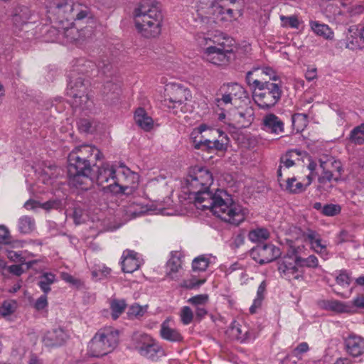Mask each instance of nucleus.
<instances>
[{
	"instance_id": "f257e3e1",
	"label": "nucleus",
	"mask_w": 364,
	"mask_h": 364,
	"mask_svg": "<svg viewBox=\"0 0 364 364\" xmlns=\"http://www.w3.org/2000/svg\"><path fill=\"white\" fill-rule=\"evenodd\" d=\"M186 181L189 192L194 195L195 205L198 209H208L222 220L235 225L245 220V210L234 202L225 191L210 192L213 176L208 168L203 166L191 168Z\"/></svg>"
},
{
	"instance_id": "f03ea898",
	"label": "nucleus",
	"mask_w": 364,
	"mask_h": 364,
	"mask_svg": "<svg viewBox=\"0 0 364 364\" xmlns=\"http://www.w3.org/2000/svg\"><path fill=\"white\" fill-rule=\"evenodd\" d=\"M133 16L136 29L139 35L146 38L159 36L163 16L156 6L146 4H140L135 8Z\"/></svg>"
},
{
	"instance_id": "7ed1b4c3",
	"label": "nucleus",
	"mask_w": 364,
	"mask_h": 364,
	"mask_svg": "<svg viewBox=\"0 0 364 364\" xmlns=\"http://www.w3.org/2000/svg\"><path fill=\"white\" fill-rule=\"evenodd\" d=\"M228 1H213L211 4L203 1H197L195 9L196 17H193L196 22L206 23L209 18H213L216 23H230L237 19V14L227 4Z\"/></svg>"
},
{
	"instance_id": "20e7f679",
	"label": "nucleus",
	"mask_w": 364,
	"mask_h": 364,
	"mask_svg": "<svg viewBox=\"0 0 364 364\" xmlns=\"http://www.w3.org/2000/svg\"><path fill=\"white\" fill-rule=\"evenodd\" d=\"M165 92L164 105L171 113L178 114L191 111L192 107L188 104L192 100L190 90L178 84L169 83Z\"/></svg>"
},
{
	"instance_id": "39448f33",
	"label": "nucleus",
	"mask_w": 364,
	"mask_h": 364,
	"mask_svg": "<svg viewBox=\"0 0 364 364\" xmlns=\"http://www.w3.org/2000/svg\"><path fill=\"white\" fill-rule=\"evenodd\" d=\"M205 46L202 52L203 59L218 66L226 65L230 63L232 48L226 44L227 40L219 37L205 38Z\"/></svg>"
},
{
	"instance_id": "423d86ee",
	"label": "nucleus",
	"mask_w": 364,
	"mask_h": 364,
	"mask_svg": "<svg viewBox=\"0 0 364 364\" xmlns=\"http://www.w3.org/2000/svg\"><path fill=\"white\" fill-rule=\"evenodd\" d=\"M71 77L67 95L71 98L72 106L81 109H90L92 106L93 102L88 90V81H85L81 76L75 79H73V76Z\"/></svg>"
},
{
	"instance_id": "0eeeda50",
	"label": "nucleus",
	"mask_w": 364,
	"mask_h": 364,
	"mask_svg": "<svg viewBox=\"0 0 364 364\" xmlns=\"http://www.w3.org/2000/svg\"><path fill=\"white\" fill-rule=\"evenodd\" d=\"M255 103L262 109H269L275 106L282 95V85L279 82L269 81L262 87L252 92Z\"/></svg>"
},
{
	"instance_id": "6e6552de",
	"label": "nucleus",
	"mask_w": 364,
	"mask_h": 364,
	"mask_svg": "<svg viewBox=\"0 0 364 364\" xmlns=\"http://www.w3.org/2000/svg\"><path fill=\"white\" fill-rule=\"evenodd\" d=\"M115 178L117 179V181H115V187H119V191H115V198H119L122 195H132L139 182V174L123 164H120L115 170Z\"/></svg>"
},
{
	"instance_id": "1a4fd4ad",
	"label": "nucleus",
	"mask_w": 364,
	"mask_h": 364,
	"mask_svg": "<svg viewBox=\"0 0 364 364\" xmlns=\"http://www.w3.org/2000/svg\"><path fill=\"white\" fill-rule=\"evenodd\" d=\"M133 341L135 349L143 357L156 361L164 354L159 343L148 334L135 333Z\"/></svg>"
},
{
	"instance_id": "9d476101",
	"label": "nucleus",
	"mask_w": 364,
	"mask_h": 364,
	"mask_svg": "<svg viewBox=\"0 0 364 364\" xmlns=\"http://www.w3.org/2000/svg\"><path fill=\"white\" fill-rule=\"evenodd\" d=\"M114 338L112 328L99 331L88 345V354L92 357L105 355L112 350V341Z\"/></svg>"
},
{
	"instance_id": "9b49d317",
	"label": "nucleus",
	"mask_w": 364,
	"mask_h": 364,
	"mask_svg": "<svg viewBox=\"0 0 364 364\" xmlns=\"http://www.w3.org/2000/svg\"><path fill=\"white\" fill-rule=\"evenodd\" d=\"M300 256L292 254L284 256L278 262L280 276L289 281L304 279L303 271L299 269Z\"/></svg>"
},
{
	"instance_id": "f8f14e48",
	"label": "nucleus",
	"mask_w": 364,
	"mask_h": 364,
	"mask_svg": "<svg viewBox=\"0 0 364 364\" xmlns=\"http://www.w3.org/2000/svg\"><path fill=\"white\" fill-rule=\"evenodd\" d=\"M270 80L277 81L278 77L275 71L269 67L255 68L252 70L248 71L246 75V82L252 92L256 89L262 87Z\"/></svg>"
},
{
	"instance_id": "ddd939ff",
	"label": "nucleus",
	"mask_w": 364,
	"mask_h": 364,
	"mask_svg": "<svg viewBox=\"0 0 364 364\" xmlns=\"http://www.w3.org/2000/svg\"><path fill=\"white\" fill-rule=\"evenodd\" d=\"M317 162L309 159L307 168L310 171V173L302 180L300 178L291 177L288 178L286 181L285 190L291 193H300L304 192L306 188L312 183L313 177L318 175Z\"/></svg>"
},
{
	"instance_id": "4468645a",
	"label": "nucleus",
	"mask_w": 364,
	"mask_h": 364,
	"mask_svg": "<svg viewBox=\"0 0 364 364\" xmlns=\"http://www.w3.org/2000/svg\"><path fill=\"white\" fill-rule=\"evenodd\" d=\"M317 168L322 169V173L318 177V183L322 185L327 182H330L333 176L334 172L341 174L343 171L341 162L331 156H324L319 159Z\"/></svg>"
},
{
	"instance_id": "2eb2a0df",
	"label": "nucleus",
	"mask_w": 364,
	"mask_h": 364,
	"mask_svg": "<svg viewBox=\"0 0 364 364\" xmlns=\"http://www.w3.org/2000/svg\"><path fill=\"white\" fill-rule=\"evenodd\" d=\"M75 3L68 0H55L48 7V12L56 16V20L63 23L64 21L73 20Z\"/></svg>"
},
{
	"instance_id": "dca6fc26",
	"label": "nucleus",
	"mask_w": 364,
	"mask_h": 364,
	"mask_svg": "<svg viewBox=\"0 0 364 364\" xmlns=\"http://www.w3.org/2000/svg\"><path fill=\"white\" fill-rule=\"evenodd\" d=\"M252 258L260 264L271 262L281 255L280 249L272 244L257 245L250 252Z\"/></svg>"
},
{
	"instance_id": "f3484780",
	"label": "nucleus",
	"mask_w": 364,
	"mask_h": 364,
	"mask_svg": "<svg viewBox=\"0 0 364 364\" xmlns=\"http://www.w3.org/2000/svg\"><path fill=\"white\" fill-rule=\"evenodd\" d=\"M204 132H209L214 137L220 133V129L211 128L205 124L196 127L191 133V139L195 149H204L205 146H208L211 144V139L206 138V135H203Z\"/></svg>"
},
{
	"instance_id": "a211bd4d",
	"label": "nucleus",
	"mask_w": 364,
	"mask_h": 364,
	"mask_svg": "<svg viewBox=\"0 0 364 364\" xmlns=\"http://www.w3.org/2000/svg\"><path fill=\"white\" fill-rule=\"evenodd\" d=\"M143 264L144 259L138 252L130 250L123 252L120 264L124 272L132 273L138 270Z\"/></svg>"
},
{
	"instance_id": "6ab92c4d",
	"label": "nucleus",
	"mask_w": 364,
	"mask_h": 364,
	"mask_svg": "<svg viewBox=\"0 0 364 364\" xmlns=\"http://www.w3.org/2000/svg\"><path fill=\"white\" fill-rule=\"evenodd\" d=\"M97 183L104 193H112L114 190V166L112 165L104 164L99 168Z\"/></svg>"
},
{
	"instance_id": "aec40b11",
	"label": "nucleus",
	"mask_w": 364,
	"mask_h": 364,
	"mask_svg": "<svg viewBox=\"0 0 364 364\" xmlns=\"http://www.w3.org/2000/svg\"><path fill=\"white\" fill-rule=\"evenodd\" d=\"M183 255L179 251L170 252L169 258L166 264V275L171 279H176L182 269Z\"/></svg>"
},
{
	"instance_id": "412c9836",
	"label": "nucleus",
	"mask_w": 364,
	"mask_h": 364,
	"mask_svg": "<svg viewBox=\"0 0 364 364\" xmlns=\"http://www.w3.org/2000/svg\"><path fill=\"white\" fill-rule=\"evenodd\" d=\"M92 173L91 162L77 156L75 153H70L68 156V174L79 172Z\"/></svg>"
},
{
	"instance_id": "4be33fe9",
	"label": "nucleus",
	"mask_w": 364,
	"mask_h": 364,
	"mask_svg": "<svg viewBox=\"0 0 364 364\" xmlns=\"http://www.w3.org/2000/svg\"><path fill=\"white\" fill-rule=\"evenodd\" d=\"M301 152L297 149H292L287 151L280 159V164L277 170L278 181L281 182L283 173L295 165V158L298 159Z\"/></svg>"
},
{
	"instance_id": "5701e85b",
	"label": "nucleus",
	"mask_w": 364,
	"mask_h": 364,
	"mask_svg": "<svg viewBox=\"0 0 364 364\" xmlns=\"http://www.w3.org/2000/svg\"><path fill=\"white\" fill-rule=\"evenodd\" d=\"M68 175L69 184L77 188L87 190L93 184L92 173H85V171H83Z\"/></svg>"
},
{
	"instance_id": "b1692460",
	"label": "nucleus",
	"mask_w": 364,
	"mask_h": 364,
	"mask_svg": "<svg viewBox=\"0 0 364 364\" xmlns=\"http://www.w3.org/2000/svg\"><path fill=\"white\" fill-rule=\"evenodd\" d=\"M347 352L353 357L364 355V339L360 336L350 335L345 340Z\"/></svg>"
},
{
	"instance_id": "393cba45",
	"label": "nucleus",
	"mask_w": 364,
	"mask_h": 364,
	"mask_svg": "<svg viewBox=\"0 0 364 364\" xmlns=\"http://www.w3.org/2000/svg\"><path fill=\"white\" fill-rule=\"evenodd\" d=\"M263 129L267 132L280 134L284 132V123L275 114H268L263 119Z\"/></svg>"
},
{
	"instance_id": "a878e982",
	"label": "nucleus",
	"mask_w": 364,
	"mask_h": 364,
	"mask_svg": "<svg viewBox=\"0 0 364 364\" xmlns=\"http://www.w3.org/2000/svg\"><path fill=\"white\" fill-rule=\"evenodd\" d=\"M67 338L66 333L62 328H54L45 333L43 341L47 346H57L62 345Z\"/></svg>"
},
{
	"instance_id": "bb28decb",
	"label": "nucleus",
	"mask_w": 364,
	"mask_h": 364,
	"mask_svg": "<svg viewBox=\"0 0 364 364\" xmlns=\"http://www.w3.org/2000/svg\"><path fill=\"white\" fill-rule=\"evenodd\" d=\"M31 16L30 9L26 6H18L14 11L12 22L16 29L21 30L27 24Z\"/></svg>"
},
{
	"instance_id": "cd10ccee",
	"label": "nucleus",
	"mask_w": 364,
	"mask_h": 364,
	"mask_svg": "<svg viewBox=\"0 0 364 364\" xmlns=\"http://www.w3.org/2000/svg\"><path fill=\"white\" fill-rule=\"evenodd\" d=\"M136 124L144 131L150 132L154 128V120L144 108L139 107L134 112Z\"/></svg>"
},
{
	"instance_id": "c85d7f7f",
	"label": "nucleus",
	"mask_w": 364,
	"mask_h": 364,
	"mask_svg": "<svg viewBox=\"0 0 364 364\" xmlns=\"http://www.w3.org/2000/svg\"><path fill=\"white\" fill-rule=\"evenodd\" d=\"M70 153H75L81 159L90 162L91 157L94 155L96 160L100 158V151L95 146L84 144L75 148Z\"/></svg>"
},
{
	"instance_id": "c756f323",
	"label": "nucleus",
	"mask_w": 364,
	"mask_h": 364,
	"mask_svg": "<svg viewBox=\"0 0 364 364\" xmlns=\"http://www.w3.org/2000/svg\"><path fill=\"white\" fill-rule=\"evenodd\" d=\"M309 26L315 35L325 40H333L334 38L333 31L327 24L311 20L309 21Z\"/></svg>"
},
{
	"instance_id": "7c9ffc66",
	"label": "nucleus",
	"mask_w": 364,
	"mask_h": 364,
	"mask_svg": "<svg viewBox=\"0 0 364 364\" xmlns=\"http://www.w3.org/2000/svg\"><path fill=\"white\" fill-rule=\"evenodd\" d=\"M161 337L170 342H180L183 340V336L180 332L169 326L168 321H165L161 325Z\"/></svg>"
},
{
	"instance_id": "2f4dec72",
	"label": "nucleus",
	"mask_w": 364,
	"mask_h": 364,
	"mask_svg": "<svg viewBox=\"0 0 364 364\" xmlns=\"http://www.w3.org/2000/svg\"><path fill=\"white\" fill-rule=\"evenodd\" d=\"M216 257L212 255H202L196 257L192 262L194 271L203 272L207 269L209 265L215 264Z\"/></svg>"
},
{
	"instance_id": "473e14b6",
	"label": "nucleus",
	"mask_w": 364,
	"mask_h": 364,
	"mask_svg": "<svg viewBox=\"0 0 364 364\" xmlns=\"http://www.w3.org/2000/svg\"><path fill=\"white\" fill-rule=\"evenodd\" d=\"M57 282L56 276L52 272H43L38 277V286L45 294H48L50 290V286Z\"/></svg>"
},
{
	"instance_id": "72a5a7b5",
	"label": "nucleus",
	"mask_w": 364,
	"mask_h": 364,
	"mask_svg": "<svg viewBox=\"0 0 364 364\" xmlns=\"http://www.w3.org/2000/svg\"><path fill=\"white\" fill-rule=\"evenodd\" d=\"M17 226L20 233L28 235L35 230L36 223L33 218L23 215L18 219Z\"/></svg>"
},
{
	"instance_id": "f704fd0d",
	"label": "nucleus",
	"mask_w": 364,
	"mask_h": 364,
	"mask_svg": "<svg viewBox=\"0 0 364 364\" xmlns=\"http://www.w3.org/2000/svg\"><path fill=\"white\" fill-rule=\"evenodd\" d=\"M348 139L354 145L364 144V122L355 127L350 132Z\"/></svg>"
},
{
	"instance_id": "c9c22d12",
	"label": "nucleus",
	"mask_w": 364,
	"mask_h": 364,
	"mask_svg": "<svg viewBox=\"0 0 364 364\" xmlns=\"http://www.w3.org/2000/svg\"><path fill=\"white\" fill-rule=\"evenodd\" d=\"M220 134H216V138L211 139V144L208 146H205L204 149H215L218 151H224L227 148L229 141L228 136L220 129Z\"/></svg>"
},
{
	"instance_id": "e433bc0d",
	"label": "nucleus",
	"mask_w": 364,
	"mask_h": 364,
	"mask_svg": "<svg viewBox=\"0 0 364 364\" xmlns=\"http://www.w3.org/2000/svg\"><path fill=\"white\" fill-rule=\"evenodd\" d=\"M222 90L228 92L233 100L240 99L245 95V89L236 82L224 85Z\"/></svg>"
},
{
	"instance_id": "4c0bfd02",
	"label": "nucleus",
	"mask_w": 364,
	"mask_h": 364,
	"mask_svg": "<svg viewBox=\"0 0 364 364\" xmlns=\"http://www.w3.org/2000/svg\"><path fill=\"white\" fill-rule=\"evenodd\" d=\"M292 126L296 132H301L307 125V115L303 113H296L291 117Z\"/></svg>"
},
{
	"instance_id": "58836bf2",
	"label": "nucleus",
	"mask_w": 364,
	"mask_h": 364,
	"mask_svg": "<svg viewBox=\"0 0 364 364\" xmlns=\"http://www.w3.org/2000/svg\"><path fill=\"white\" fill-rule=\"evenodd\" d=\"M60 168L55 165L46 167L43 169L41 176L43 182L44 183H50L51 182L50 181L53 178H57L60 174Z\"/></svg>"
},
{
	"instance_id": "ea45409f",
	"label": "nucleus",
	"mask_w": 364,
	"mask_h": 364,
	"mask_svg": "<svg viewBox=\"0 0 364 364\" xmlns=\"http://www.w3.org/2000/svg\"><path fill=\"white\" fill-rule=\"evenodd\" d=\"M269 237V233L265 228H257L251 230L248 234L249 240L254 242H258L267 240Z\"/></svg>"
},
{
	"instance_id": "a19ab883",
	"label": "nucleus",
	"mask_w": 364,
	"mask_h": 364,
	"mask_svg": "<svg viewBox=\"0 0 364 364\" xmlns=\"http://www.w3.org/2000/svg\"><path fill=\"white\" fill-rule=\"evenodd\" d=\"M147 305L141 306L138 304H134L129 307L127 315L129 318H139L143 316L147 311Z\"/></svg>"
},
{
	"instance_id": "79ce46f5",
	"label": "nucleus",
	"mask_w": 364,
	"mask_h": 364,
	"mask_svg": "<svg viewBox=\"0 0 364 364\" xmlns=\"http://www.w3.org/2000/svg\"><path fill=\"white\" fill-rule=\"evenodd\" d=\"M75 8L73 10V20L81 21L87 17L90 14V10L85 6L80 4L75 3Z\"/></svg>"
},
{
	"instance_id": "37998d69",
	"label": "nucleus",
	"mask_w": 364,
	"mask_h": 364,
	"mask_svg": "<svg viewBox=\"0 0 364 364\" xmlns=\"http://www.w3.org/2000/svg\"><path fill=\"white\" fill-rule=\"evenodd\" d=\"M325 307L327 309L339 313L348 311V306L343 302L337 300L327 301Z\"/></svg>"
},
{
	"instance_id": "c03bdc74",
	"label": "nucleus",
	"mask_w": 364,
	"mask_h": 364,
	"mask_svg": "<svg viewBox=\"0 0 364 364\" xmlns=\"http://www.w3.org/2000/svg\"><path fill=\"white\" fill-rule=\"evenodd\" d=\"M351 280L352 278L350 273L345 269L338 271V274L336 277V283L343 287H348L351 282Z\"/></svg>"
},
{
	"instance_id": "a18cd8bd",
	"label": "nucleus",
	"mask_w": 364,
	"mask_h": 364,
	"mask_svg": "<svg viewBox=\"0 0 364 364\" xmlns=\"http://www.w3.org/2000/svg\"><path fill=\"white\" fill-rule=\"evenodd\" d=\"M316 253L319 254L324 259H328V253L326 250V244L323 242L321 237L319 236L314 243L311 246Z\"/></svg>"
},
{
	"instance_id": "49530a36",
	"label": "nucleus",
	"mask_w": 364,
	"mask_h": 364,
	"mask_svg": "<svg viewBox=\"0 0 364 364\" xmlns=\"http://www.w3.org/2000/svg\"><path fill=\"white\" fill-rule=\"evenodd\" d=\"M78 129L80 132L88 134L95 130V122L89 119H80L77 122Z\"/></svg>"
},
{
	"instance_id": "de8ad7c7",
	"label": "nucleus",
	"mask_w": 364,
	"mask_h": 364,
	"mask_svg": "<svg viewBox=\"0 0 364 364\" xmlns=\"http://www.w3.org/2000/svg\"><path fill=\"white\" fill-rule=\"evenodd\" d=\"M179 316L181 321L186 326L190 324L193 319V312L189 306H183Z\"/></svg>"
},
{
	"instance_id": "09e8293b",
	"label": "nucleus",
	"mask_w": 364,
	"mask_h": 364,
	"mask_svg": "<svg viewBox=\"0 0 364 364\" xmlns=\"http://www.w3.org/2000/svg\"><path fill=\"white\" fill-rule=\"evenodd\" d=\"M282 26L283 27H290L291 28H298L299 26V21L296 16H280Z\"/></svg>"
},
{
	"instance_id": "8fccbe9b",
	"label": "nucleus",
	"mask_w": 364,
	"mask_h": 364,
	"mask_svg": "<svg viewBox=\"0 0 364 364\" xmlns=\"http://www.w3.org/2000/svg\"><path fill=\"white\" fill-rule=\"evenodd\" d=\"M232 331L236 332L237 338L242 342L249 341L252 338L251 333L247 330L245 326H235Z\"/></svg>"
},
{
	"instance_id": "3c124183",
	"label": "nucleus",
	"mask_w": 364,
	"mask_h": 364,
	"mask_svg": "<svg viewBox=\"0 0 364 364\" xmlns=\"http://www.w3.org/2000/svg\"><path fill=\"white\" fill-rule=\"evenodd\" d=\"M299 260L300 267H306L308 268H316L318 267V259L315 255H310L306 258L300 257Z\"/></svg>"
},
{
	"instance_id": "603ef678",
	"label": "nucleus",
	"mask_w": 364,
	"mask_h": 364,
	"mask_svg": "<svg viewBox=\"0 0 364 364\" xmlns=\"http://www.w3.org/2000/svg\"><path fill=\"white\" fill-rule=\"evenodd\" d=\"M341 208L339 205L328 204L323 207L322 213L326 216H334L341 213Z\"/></svg>"
},
{
	"instance_id": "864d4df0",
	"label": "nucleus",
	"mask_w": 364,
	"mask_h": 364,
	"mask_svg": "<svg viewBox=\"0 0 364 364\" xmlns=\"http://www.w3.org/2000/svg\"><path fill=\"white\" fill-rule=\"evenodd\" d=\"M208 301V296L207 294H198L188 299V302L195 307L205 306Z\"/></svg>"
},
{
	"instance_id": "5fc2aeb1",
	"label": "nucleus",
	"mask_w": 364,
	"mask_h": 364,
	"mask_svg": "<svg viewBox=\"0 0 364 364\" xmlns=\"http://www.w3.org/2000/svg\"><path fill=\"white\" fill-rule=\"evenodd\" d=\"M111 272L112 269L104 265H97L92 270V274L94 277H99V279H102V277H105L110 274Z\"/></svg>"
},
{
	"instance_id": "6e6d98bb",
	"label": "nucleus",
	"mask_w": 364,
	"mask_h": 364,
	"mask_svg": "<svg viewBox=\"0 0 364 364\" xmlns=\"http://www.w3.org/2000/svg\"><path fill=\"white\" fill-rule=\"evenodd\" d=\"M233 98L230 97V95L224 91V93L222 95L221 98L216 99V105L221 109H225V106H228L229 105L232 104Z\"/></svg>"
},
{
	"instance_id": "4d7b16f0",
	"label": "nucleus",
	"mask_w": 364,
	"mask_h": 364,
	"mask_svg": "<svg viewBox=\"0 0 364 364\" xmlns=\"http://www.w3.org/2000/svg\"><path fill=\"white\" fill-rule=\"evenodd\" d=\"M6 255L12 262H21L22 264L26 262V259L21 251L8 250Z\"/></svg>"
},
{
	"instance_id": "13d9d810",
	"label": "nucleus",
	"mask_w": 364,
	"mask_h": 364,
	"mask_svg": "<svg viewBox=\"0 0 364 364\" xmlns=\"http://www.w3.org/2000/svg\"><path fill=\"white\" fill-rule=\"evenodd\" d=\"M48 305L47 294L43 293L40 297H38L33 304V307L37 311H41L47 308Z\"/></svg>"
},
{
	"instance_id": "bf43d9fd",
	"label": "nucleus",
	"mask_w": 364,
	"mask_h": 364,
	"mask_svg": "<svg viewBox=\"0 0 364 364\" xmlns=\"http://www.w3.org/2000/svg\"><path fill=\"white\" fill-rule=\"evenodd\" d=\"M14 311V304L9 301H5L0 308V314L3 316H6L11 314Z\"/></svg>"
},
{
	"instance_id": "052dcab7",
	"label": "nucleus",
	"mask_w": 364,
	"mask_h": 364,
	"mask_svg": "<svg viewBox=\"0 0 364 364\" xmlns=\"http://www.w3.org/2000/svg\"><path fill=\"white\" fill-rule=\"evenodd\" d=\"M148 210H149L146 206H141L140 205L136 204L134 205L132 207V209L129 210V213L134 217H136L142 213L147 212Z\"/></svg>"
},
{
	"instance_id": "680f3d73",
	"label": "nucleus",
	"mask_w": 364,
	"mask_h": 364,
	"mask_svg": "<svg viewBox=\"0 0 364 364\" xmlns=\"http://www.w3.org/2000/svg\"><path fill=\"white\" fill-rule=\"evenodd\" d=\"M352 235L346 230H342L337 235V242L343 243L350 241L352 240Z\"/></svg>"
},
{
	"instance_id": "e2e57ef3",
	"label": "nucleus",
	"mask_w": 364,
	"mask_h": 364,
	"mask_svg": "<svg viewBox=\"0 0 364 364\" xmlns=\"http://www.w3.org/2000/svg\"><path fill=\"white\" fill-rule=\"evenodd\" d=\"M127 304L124 299L115 300V318L125 310Z\"/></svg>"
},
{
	"instance_id": "0e129e2a",
	"label": "nucleus",
	"mask_w": 364,
	"mask_h": 364,
	"mask_svg": "<svg viewBox=\"0 0 364 364\" xmlns=\"http://www.w3.org/2000/svg\"><path fill=\"white\" fill-rule=\"evenodd\" d=\"M317 69L314 67H309L305 73V78L308 81H312L317 78Z\"/></svg>"
},
{
	"instance_id": "69168bd1",
	"label": "nucleus",
	"mask_w": 364,
	"mask_h": 364,
	"mask_svg": "<svg viewBox=\"0 0 364 364\" xmlns=\"http://www.w3.org/2000/svg\"><path fill=\"white\" fill-rule=\"evenodd\" d=\"M73 219L76 225L82 223L85 220L82 218V210L79 208H75L73 210Z\"/></svg>"
},
{
	"instance_id": "338daca9",
	"label": "nucleus",
	"mask_w": 364,
	"mask_h": 364,
	"mask_svg": "<svg viewBox=\"0 0 364 364\" xmlns=\"http://www.w3.org/2000/svg\"><path fill=\"white\" fill-rule=\"evenodd\" d=\"M9 242V231L2 225H0V243H8Z\"/></svg>"
},
{
	"instance_id": "774afa93",
	"label": "nucleus",
	"mask_w": 364,
	"mask_h": 364,
	"mask_svg": "<svg viewBox=\"0 0 364 364\" xmlns=\"http://www.w3.org/2000/svg\"><path fill=\"white\" fill-rule=\"evenodd\" d=\"M60 277L63 280L73 285H77L79 284V280L76 279L74 277L67 272H62Z\"/></svg>"
}]
</instances>
